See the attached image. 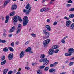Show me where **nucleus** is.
Masks as SVG:
<instances>
[{
  "label": "nucleus",
  "mask_w": 74,
  "mask_h": 74,
  "mask_svg": "<svg viewBox=\"0 0 74 74\" xmlns=\"http://www.w3.org/2000/svg\"><path fill=\"white\" fill-rule=\"evenodd\" d=\"M26 10L24 9L23 10V12L25 13V15H29L31 11V7H30V3L28 4L25 7Z\"/></svg>",
  "instance_id": "obj_1"
},
{
  "label": "nucleus",
  "mask_w": 74,
  "mask_h": 74,
  "mask_svg": "<svg viewBox=\"0 0 74 74\" xmlns=\"http://www.w3.org/2000/svg\"><path fill=\"white\" fill-rule=\"evenodd\" d=\"M18 19L19 21L20 22H22V19H21V18L18 16H16L13 17L12 19L13 23H14V24L18 22Z\"/></svg>",
  "instance_id": "obj_2"
},
{
  "label": "nucleus",
  "mask_w": 74,
  "mask_h": 74,
  "mask_svg": "<svg viewBox=\"0 0 74 74\" xmlns=\"http://www.w3.org/2000/svg\"><path fill=\"white\" fill-rule=\"evenodd\" d=\"M39 62L43 63V64L44 66H47L48 64L49 60L47 58L41 59L39 60Z\"/></svg>",
  "instance_id": "obj_3"
},
{
  "label": "nucleus",
  "mask_w": 74,
  "mask_h": 74,
  "mask_svg": "<svg viewBox=\"0 0 74 74\" xmlns=\"http://www.w3.org/2000/svg\"><path fill=\"white\" fill-rule=\"evenodd\" d=\"M23 26H26L28 22H29V18L27 16H25L23 19Z\"/></svg>",
  "instance_id": "obj_4"
},
{
  "label": "nucleus",
  "mask_w": 74,
  "mask_h": 74,
  "mask_svg": "<svg viewBox=\"0 0 74 74\" xmlns=\"http://www.w3.org/2000/svg\"><path fill=\"white\" fill-rule=\"evenodd\" d=\"M22 27V25L21 24H18L17 25V31L16 32V34H18L19 33H20V32L21 31Z\"/></svg>",
  "instance_id": "obj_5"
},
{
  "label": "nucleus",
  "mask_w": 74,
  "mask_h": 74,
  "mask_svg": "<svg viewBox=\"0 0 74 74\" xmlns=\"http://www.w3.org/2000/svg\"><path fill=\"white\" fill-rule=\"evenodd\" d=\"M50 42V39H48L45 40L43 42V44L44 47H46L48 46V44Z\"/></svg>",
  "instance_id": "obj_6"
},
{
  "label": "nucleus",
  "mask_w": 74,
  "mask_h": 74,
  "mask_svg": "<svg viewBox=\"0 0 74 74\" xmlns=\"http://www.w3.org/2000/svg\"><path fill=\"white\" fill-rule=\"evenodd\" d=\"M32 49L30 47H28L27 49L25 50V52H29V53H33V52L32 51Z\"/></svg>",
  "instance_id": "obj_7"
},
{
  "label": "nucleus",
  "mask_w": 74,
  "mask_h": 74,
  "mask_svg": "<svg viewBox=\"0 0 74 74\" xmlns=\"http://www.w3.org/2000/svg\"><path fill=\"white\" fill-rule=\"evenodd\" d=\"M71 23V21L70 20H68L66 21V26H67V27H69V26H70Z\"/></svg>",
  "instance_id": "obj_8"
},
{
  "label": "nucleus",
  "mask_w": 74,
  "mask_h": 74,
  "mask_svg": "<svg viewBox=\"0 0 74 74\" xmlns=\"http://www.w3.org/2000/svg\"><path fill=\"white\" fill-rule=\"evenodd\" d=\"M13 58H14V56H13V54L12 53L11 54H9L8 56V58L9 60L12 59Z\"/></svg>",
  "instance_id": "obj_9"
},
{
  "label": "nucleus",
  "mask_w": 74,
  "mask_h": 74,
  "mask_svg": "<svg viewBox=\"0 0 74 74\" xmlns=\"http://www.w3.org/2000/svg\"><path fill=\"white\" fill-rule=\"evenodd\" d=\"M68 52H71L70 53H73L74 52V49L72 48H70L68 49Z\"/></svg>",
  "instance_id": "obj_10"
},
{
  "label": "nucleus",
  "mask_w": 74,
  "mask_h": 74,
  "mask_svg": "<svg viewBox=\"0 0 74 74\" xmlns=\"http://www.w3.org/2000/svg\"><path fill=\"white\" fill-rule=\"evenodd\" d=\"M10 0H9L8 1H5L4 2V4L3 5V7H5L6 6H7V4L8 3H10Z\"/></svg>",
  "instance_id": "obj_11"
},
{
  "label": "nucleus",
  "mask_w": 74,
  "mask_h": 74,
  "mask_svg": "<svg viewBox=\"0 0 74 74\" xmlns=\"http://www.w3.org/2000/svg\"><path fill=\"white\" fill-rule=\"evenodd\" d=\"M43 34L47 36H49V33L47 32V30L45 29L43 31Z\"/></svg>",
  "instance_id": "obj_12"
},
{
  "label": "nucleus",
  "mask_w": 74,
  "mask_h": 74,
  "mask_svg": "<svg viewBox=\"0 0 74 74\" xmlns=\"http://www.w3.org/2000/svg\"><path fill=\"white\" fill-rule=\"evenodd\" d=\"M70 29L72 30H74V23L72 24L70 26Z\"/></svg>",
  "instance_id": "obj_13"
},
{
  "label": "nucleus",
  "mask_w": 74,
  "mask_h": 74,
  "mask_svg": "<svg viewBox=\"0 0 74 74\" xmlns=\"http://www.w3.org/2000/svg\"><path fill=\"white\" fill-rule=\"evenodd\" d=\"M45 27L47 29V30H48V31H51V28L49 25H46L45 26Z\"/></svg>",
  "instance_id": "obj_14"
},
{
  "label": "nucleus",
  "mask_w": 74,
  "mask_h": 74,
  "mask_svg": "<svg viewBox=\"0 0 74 74\" xmlns=\"http://www.w3.org/2000/svg\"><path fill=\"white\" fill-rule=\"evenodd\" d=\"M17 8V5H13L12 7L11 8V9L12 10H15Z\"/></svg>",
  "instance_id": "obj_15"
},
{
  "label": "nucleus",
  "mask_w": 74,
  "mask_h": 74,
  "mask_svg": "<svg viewBox=\"0 0 74 74\" xmlns=\"http://www.w3.org/2000/svg\"><path fill=\"white\" fill-rule=\"evenodd\" d=\"M56 71V69L53 68L50 69L49 71V73H53V72L55 73Z\"/></svg>",
  "instance_id": "obj_16"
},
{
  "label": "nucleus",
  "mask_w": 74,
  "mask_h": 74,
  "mask_svg": "<svg viewBox=\"0 0 74 74\" xmlns=\"http://www.w3.org/2000/svg\"><path fill=\"white\" fill-rule=\"evenodd\" d=\"M25 55V54L24 53V52L23 51H21L20 54V58H22V57L24 56Z\"/></svg>",
  "instance_id": "obj_17"
},
{
  "label": "nucleus",
  "mask_w": 74,
  "mask_h": 74,
  "mask_svg": "<svg viewBox=\"0 0 74 74\" xmlns=\"http://www.w3.org/2000/svg\"><path fill=\"white\" fill-rule=\"evenodd\" d=\"M53 50H52L51 49L49 50V55H52L53 53Z\"/></svg>",
  "instance_id": "obj_18"
},
{
  "label": "nucleus",
  "mask_w": 74,
  "mask_h": 74,
  "mask_svg": "<svg viewBox=\"0 0 74 74\" xmlns=\"http://www.w3.org/2000/svg\"><path fill=\"white\" fill-rule=\"evenodd\" d=\"M15 30V27L13 26L12 27L11 29H10V32H11V33H12V32H13Z\"/></svg>",
  "instance_id": "obj_19"
},
{
  "label": "nucleus",
  "mask_w": 74,
  "mask_h": 74,
  "mask_svg": "<svg viewBox=\"0 0 74 74\" xmlns=\"http://www.w3.org/2000/svg\"><path fill=\"white\" fill-rule=\"evenodd\" d=\"M9 16H7L6 17V20L5 21V23H7L8 22V20L9 19Z\"/></svg>",
  "instance_id": "obj_20"
},
{
  "label": "nucleus",
  "mask_w": 74,
  "mask_h": 74,
  "mask_svg": "<svg viewBox=\"0 0 74 74\" xmlns=\"http://www.w3.org/2000/svg\"><path fill=\"white\" fill-rule=\"evenodd\" d=\"M59 48V46L58 45H54L52 47V49H57Z\"/></svg>",
  "instance_id": "obj_21"
},
{
  "label": "nucleus",
  "mask_w": 74,
  "mask_h": 74,
  "mask_svg": "<svg viewBox=\"0 0 74 74\" xmlns=\"http://www.w3.org/2000/svg\"><path fill=\"white\" fill-rule=\"evenodd\" d=\"M8 69H5L3 71V74H6L7 73V71Z\"/></svg>",
  "instance_id": "obj_22"
},
{
  "label": "nucleus",
  "mask_w": 74,
  "mask_h": 74,
  "mask_svg": "<svg viewBox=\"0 0 74 74\" xmlns=\"http://www.w3.org/2000/svg\"><path fill=\"white\" fill-rule=\"evenodd\" d=\"M6 62H7V60H5L4 61L1 62V65H4V64H5L6 63Z\"/></svg>",
  "instance_id": "obj_23"
},
{
  "label": "nucleus",
  "mask_w": 74,
  "mask_h": 74,
  "mask_svg": "<svg viewBox=\"0 0 74 74\" xmlns=\"http://www.w3.org/2000/svg\"><path fill=\"white\" fill-rule=\"evenodd\" d=\"M8 49L11 52H14V49L12 47H9Z\"/></svg>",
  "instance_id": "obj_24"
},
{
  "label": "nucleus",
  "mask_w": 74,
  "mask_h": 74,
  "mask_svg": "<svg viewBox=\"0 0 74 74\" xmlns=\"http://www.w3.org/2000/svg\"><path fill=\"white\" fill-rule=\"evenodd\" d=\"M3 51L4 52H8V48L7 47H5L3 49Z\"/></svg>",
  "instance_id": "obj_25"
},
{
  "label": "nucleus",
  "mask_w": 74,
  "mask_h": 74,
  "mask_svg": "<svg viewBox=\"0 0 74 74\" xmlns=\"http://www.w3.org/2000/svg\"><path fill=\"white\" fill-rule=\"evenodd\" d=\"M72 55L71 53H69V54L68 53H65V56H71Z\"/></svg>",
  "instance_id": "obj_26"
},
{
  "label": "nucleus",
  "mask_w": 74,
  "mask_h": 74,
  "mask_svg": "<svg viewBox=\"0 0 74 74\" xmlns=\"http://www.w3.org/2000/svg\"><path fill=\"white\" fill-rule=\"evenodd\" d=\"M15 11H14L11 13L10 14V16H13L14 15H15Z\"/></svg>",
  "instance_id": "obj_27"
},
{
  "label": "nucleus",
  "mask_w": 74,
  "mask_h": 74,
  "mask_svg": "<svg viewBox=\"0 0 74 74\" xmlns=\"http://www.w3.org/2000/svg\"><path fill=\"white\" fill-rule=\"evenodd\" d=\"M69 16L70 18H74V14H70L69 15Z\"/></svg>",
  "instance_id": "obj_28"
},
{
  "label": "nucleus",
  "mask_w": 74,
  "mask_h": 74,
  "mask_svg": "<svg viewBox=\"0 0 74 74\" xmlns=\"http://www.w3.org/2000/svg\"><path fill=\"white\" fill-rule=\"evenodd\" d=\"M37 74H42V72L41 71L39 70L37 71Z\"/></svg>",
  "instance_id": "obj_29"
},
{
  "label": "nucleus",
  "mask_w": 74,
  "mask_h": 74,
  "mask_svg": "<svg viewBox=\"0 0 74 74\" xmlns=\"http://www.w3.org/2000/svg\"><path fill=\"white\" fill-rule=\"evenodd\" d=\"M49 69V67L47 66L45 68L44 70L45 71H48V70Z\"/></svg>",
  "instance_id": "obj_30"
},
{
  "label": "nucleus",
  "mask_w": 74,
  "mask_h": 74,
  "mask_svg": "<svg viewBox=\"0 0 74 74\" xmlns=\"http://www.w3.org/2000/svg\"><path fill=\"white\" fill-rule=\"evenodd\" d=\"M74 62H70L69 64V66H72V65H73V64H74Z\"/></svg>",
  "instance_id": "obj_31"
},
{
  "label": "nucleus",
  "mask_w": 74,
  "mask_h": 74,
  "mask_svg": "<svg viewBox=\"0 0 74 74\" xmlns=\"http://www.w3.org/2000/svg\"><path fill=\"white\" fill-rule=\"evenodd\" d=\"M69 11H74V8H72L69 10Z\"/></svg>",
  "instance_id": "obj_32"
},
{
  "label": "nucleus",
  "mask_w": 74,
  "mask_h": 74,
  "mask_svg": "<svg viewBox=\"0 0 74 74\" xmlns=\"http://www.w3.org/2000/svg\"><path fill=\"white\" fill-rule=\"evenodd\" d=\"M45 58V55L43 54H41L40 56V58Z\"/></svg>",
  "instance_id": "obj_33"
},
{
  "label": "nucleus",
  "mask_w": 74,
  "mask_h": 74,
  "mask_svg": "<svg viewBox=\"0 0 74 74\" xmlns=\"http://www.w3.org/2000/svg\"><path fill=\"white\" fill-rule=\"evenodd\" d=\"M45 11V8H44L40 10V12H43V11Z\"/></svg>",
  "instance_id": "obj_34"
},
{
  "label": "nucleus",
  "mask_w": 74,
  "mask_h": 74,
  "mask_svg": "<svg viewBox=\"0 0 74 74\" xmlns=\"http://www.w3.org/2000/svg\"><path fill=\"white\" fill-rule=\"evenodd\" d=\"M45 65H42L40 67V69H43L44 67H45Z\"/></svg>",
  "instance_id": "obj_35"
},
{
  "label": "nucleus",
  "mask_w": 74,
  "mask_h": 74,
  "mask_svg": "<svg viewBox=\"0 0 74 74\" xmlns=\"http://www.w3.org/2000/svg\"><path fill=\"white\" fill-rule=\"evenodd\" d=\"M5 59V56H3L2 58H1V61H3V60H4Z\"/></svg>",
  "instance_id": "obj_36"
},
{
  "label": "nucleus",
  "mask_w": 74,
  "mask_h": 74,
  "mask_svg": "<svg viewBox=\"0 0 74 74\" xmlns=\"http://www.w3.org/2000/svg\"><path fill=\"white\" fill-rule=\"evenodd\" d=\"M31 36H32V37H36V35L33 33L31 34Z\"/></svg>",
  "instance_id": "obj_37"
},
{
  "label": "nucleus",
  "mask_w": 74,
  "mask_h": 74,
  "mask_svg": "<svg viewBox=\"0 0 74 74\" xmlns=\"http://www.w3.org/2000/svg\"><path fill=\"white\" fill-rule=\"evenodd\" d=\"M61 42L63 44H64L65 43V40H64L63 39H62L61 40Z\"/></svg>",
  "instance_id": "obj_38"
},
{
  "label": "nucleus",
  "mask_w": 74,
  "mask_h": 74,
  "mask_svg": "<svg viewBox=\"0 0 74 74\" xmlns=\"http://www.w3.org/2000/svg\"><path fill=\"white\" fill-rule=\"evenodd\" d=\"M30 42V40L27 41L25 43V45H27V44H29Z\"/></svg>",
  "instance_id": "obj_39"
},
{
  "label": "nucleus",
  "mask_w": 74,
  "mask_h": 74,
  "mask_svg": "<svg viewBox=\"0 0 74 74\" xmlns=\"http://www.w3.org/2000/svg\"><path fill=\"white\" fill-rule=\"evenodd\" d=\"M68 3H73V1L71 0H69L67 1Z\"/></svg>",
  "instance_id": "obj_40"
},
{
  "label": "nucleus",
  "mask_w": 74,
  "mask_h": 74,
  "mask_svg": "<svg viewBox=\"0 0 74 74\" xmlns=\"http://www.w3.org/2000/svg\"><path fill=\"white\" fill-rule=\"evenodd\" d=\"M13 73V71H9V72H8V74H12Z\"/></svg>",
  "instance_id": "obj_41"
},
{
  "label": "nucleus",
  "mask_w": 74,
  "mask_h": 74,
  "mask_svg": "<svg viewBox=\"0 0 74 74\" xmlns=\"http://www.w3.org/2000/svg\"><path fill=\"white\" fill-rule=\"evenodd\" d=\"M7 42L6 41L2 40L1 43H5V42Z\"/></svg>",
  "instance_id": "obj_42"
},
{
  "label": "nucleus",
  "mask_w": 74,
  "mask_h": 74,
  "mask_svg": "<svg viewBox=\"0 0 74 74\" xmlns=\"http://www.w3.org/2000/svg\"><path fill=\"white\" fill-rule=\"evenodd\" d=\"M64 19H66V20H69V19H70V18H67V17L65 16L64 17Z\"/></svg>",
  "instance_id": "obj_43"
},
{
  "label": "nucleus",
  "mask_w": 74,
  "mask_h": 74,
  "mask_svg": "<svg viewBox=\"0 0 74 74\" xmlns=\"http://www.w3.org/2000/svg\"><path fill=\"white\" fill-rule=\"evenodd\" d=\"M66 7H71V4H66Z\"/></svg>",
  "instance_id": "obj_44"
},
{
  "label": "nucleus",
  "mask_w": 74,
  "mask_h": 74,
  "mask_svg": "<svg viewBox=\"0 0 74 74\" xmlns=\"http://www.w3.org/2000/svg\"><path fill=\"white\" fill-rule=\"evenodd\" d=\"M25 69L26 70H30V67H25Z\"/></svg>",
  "instance_id": "obj_45"
},
{
  "label": "nucleus",
  "mask_w": 74,
  "mask_h": 74,
  "mask_svg": "<svg viewBox=\"0 0 74 74\" xmlns=\"http://www.w3.org/2000/svg\"><path fill=\"white\" fill-rule=\"evenodd\" d=\"M57 24H58V22H57L56 21H55L53 25H54V26H55Z\"/></svg>",
  "instance_id": "obj_46"
},
{
  "label": "nucleus",
  "mask_w": 74,
  "mask_h": 74,
  "mask_svg": "<svg viewBox=\"0 0 74 74\" xmlns=\"http://www.w3.org/2000/svg\"><path fill=\"white\" fill-rule=\"evenodd\" d=\"M59 51V49H57L56 50H55V52L56 53H58V52Z\"/></svg>",
  "instance_id": "obj_47"
},
{
  "label": "nucleus",
  "mask_w": 74,
  "mask_h": 74,
  "mask_svg": "<svg viewBox=\"0 0 74 74\" xmlns=\"http://www.w3.org/2000/svg\"><path fill=\"white\" fill-rule=\"evenodd\" d=\"M49 10V8H48L47 9L45 8V11H48Z\"/></svg>",
  "instance_id": "obj_48"
},
{
  "label": "nucleus",
  "mask_w": 74,
  "mask_h": 74,
  "mask_svg": "<svg viewBox=\"0 0 74 74\" xmlns=\"http://www.w3.org/2000/svg\"><path fill=\"white\" fill-rule=\"evenodd\" d=\"M14 42H12L11 43V45L12 47H14Z\"/></svg>",
  "instance_id": "obj_49"
},
{
  "label": "nucleus",
  "mask_w": 74,
  "mask_h": 74,
  "mask_svg": "<svg viewBox=\"0 0 74 74\" xmlns=\"http://www.w3.org/2000/svg\"><path fill=\"white\" fill-rule=\"evenodd\" d=\"M66 72H63L60 73V74H66Z\"/></svg>",
  "instance_id": "obj_50"
},
{
  "label": "nucleus",
  "mask_w": 74,
  "mask_h": 74,
  "mask_svg": "<svg viewBox=\"0 0 74 74\" xmlns=\"http://www.w3.org/2000/svg\"><path fill=\"white\" fill-rule=\"evenodd\" d=\"M12 36V34H9V37H11Z\"/></svg>",
  "instance_id": "obj_51"
},
{
  "label": "nucleus",
  "mask_w": 74,
  "mask_h": 74,
  "mask_svg": "<svg viewBox=\"0 0 74 74\" xmlns=\"http://www.w3.org/2000/svg\"><path fill=\"white\" fill-rule=\"evenodd\" d=\"M50 67H53V64H51L50 65Z\"/></svg>",
  "instance_id": "obj_52"
},
{
  "label": "nucleus",
  "mask_w": 74,
  "mask_h": 74,
  "mask_svg": "<svg viewBox=\"0 0 74 74\" xmlns=\"http://www.w3.org/2000/svg\"><path fill=\"white\" fill-rule=\"evenodd\" d=\"M71 60H74V57H72L70 59Z\"/></svg>",
  "instance_id": "obj_53"
},
{
  "label": "nucleus",
  "mask_w": 74,
  "mask_h": 74,
  "mask_svg": "<svg viewBox=\"0 0 74 74\" xmlns=\"http://www.w3.org/2000/svg\"><path fill=\"white\" fill-rule=\"evenodd\" d=\"M16 45H18L19 44V42L17 41L16 42Z\"/></svg>",
  "instance_id": "obj_54"
},
{
  "label": "nucleus",
  "mask_w": 74,
  "mask_h": 74,
  "mask_svg": "<svg viewBox=\"0 0 74 74\" xmlns=\"http://www.w3.org/2000/svg\"><path fill=\"white\" fill-rule=\"evenodd\" d=\"M3 35L4 36H5L7 35V34H6V33H3Z\"/></svg>",
  "instance_id": "obj_55"
},
{
  "label": "nucleus",
  "mask_w": 74,
  "mask_h": 74,
  "mask_svg": "<svg viewBox=\"0 0 74 74\" xmlns=\"http://www.w3.org/2000/svg\"><path fill=\"white\" fill-rule=\"evenodd\" d=\"M47 22H50V20H49V19H48L47 20Z\"/></svg>",
  "instance_id": "obj_56"
},
{
  "label": "nucleus",
  "mask_w": 74,
  "mask_h": 74,
  "mask_svg": "<svg viewBox=\"0 0 74 74\" xmlns=\"http://www.w3.org/2000/svg\"><path fill=\"white\" fill-rule=\"evenodd\" d=\"M58 63V62H55L54 63V64L56 65V64H57Z\"/></svg>",
  "instance_id": "obj_57"
},
{
  "label": "nucleus",
  "mask_w": 74,
  "mask_h": 74,
  "mask_svg": "<svg viewBox=\"0 0 74 74\" xmlns=\"http://www.w3.org/2000/svg\"><path fill=\"white\" fill-rule=\"evenodd\" d=\"M16 74H21V72L19 71Z\"/></svg>",
  "instance_id": "obj_58"
},
{
  "label": "nucleus",
  "mask_w": 74,
  "mask_h": 74,
  "mask_svg": "<svg viewBox=\"0 0 74 74\" xmlns=\"http://www.w3.org/2000/svg\"><path fill=\"white\" fill-rule=\"evenodd\" d=\"M49 38V37L48 36H46V38Z\"/></svg>",
  "instance_id": "obj_59"
},
{
  "label": "nucleus",
  "mask_w": 74,
  "mask_h": 74,
  "mask_svg": "<svg viewBox=\"0 0 74 74\" xmlns=\"http://www.w3.org/2000/svg\"><path fill=\"white\" fill-rule=\"evenodd\" d=\"M4 33H6V30L5 29H4L3 31Z\"/></svg>",
  "instance_id": "obj_60"
},
{
  "label": "nucleus",
  "mask_w": 74,
  "mask_h": 74,
  "mask_svg": "<svg viewBox=\"0 0 74 74\" xmlns=\"http://www.w3.org/2000/svg\"><path fill=\"white\" fill-rule=\"evenodd\" d=\"M14 71V73H16V70H14V71Z\"/></svg>",
  "instance_id": "obj_61"
},
{
  "label": "nucleus",
  "mask_w": 74,
  "mask_h": 74,
  "mask_svg": "<svg viewBox=\"0 0 74 74\" xmlns=\"http://www.w3.org/2000/svg\"><path fill=\"white\" fill-rule=\"evenodd\" d=\"M67 36H66V37H64V40H65V39H66V38H67Z\"/></svg>",
  "instance_id": "obj_62"
},
{
  "label": "nucleus",
  "mask_w": 74,
  "mask_h": 74,
  "mask_svg": "<svg viewBox=\"0 0 74 74\" xmlns=\"http://www.w3.org/2000/svg\"><path fill=\"white\" fill-rule=\"evenodd\" d=\"M46 1V0H43L42 3L45 2Z\"/></svg>",
  "instance_id": "obj_63"
},
{
  "label": "nucleus",
  "mask_w": 74,
  "mask_h": 74,
  "mask_svg": "<svg viewBox=\"0 0 74 74\" xmlns=\"http://www.w3.org/2000/svg\"><path fill=\"white\" fill-rule=\"evenodd\" d=\"M53 67H55V66H56V65H55L54 63L53 64Z\"/></svg>",
  "instance_id": "obj_64"
}]
</instances>
